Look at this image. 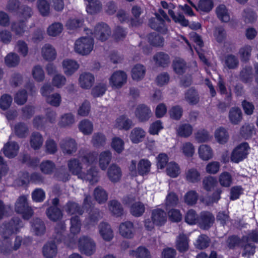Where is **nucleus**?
Returning <instances> with one entry per match:
<instances>
[{
    "instance_id": "f257e3e1",
    "label": "nucleus",
    "mask_w": 258,
    "mask_h": 258,
    "mask_svg": "<svg viewBox=\"0 0 258 258\" xmlns=\"http://www.w3.org/2000/svg\"><path fill=\"white\" fill-rule=\"evenodd\" d=\"M96 161L97 154L95 152L84 153L80 152L78 159H74L69 161L68 167L70 172L79 178L93 184L98 180V172L93 166Z\"/></svg>"
},
{
    "instance_id": "774afa93",
    "label": "nucleus",
    "mask_w": 258,
    "mask_h": 258,
    "mask_svg": "<svg viewBox=\"0 0 258 258\" xmlns=\"http://www.w3.org/2000/svg\"><path fill=\"white\" fill-rule=\"evenodd\" d=\"M209 242V239L208 237L206 235H202L199 237L195 244L196 247L200 249H203L208 246Z\"/></svg>"
},
{
    "instance_id": "4c0bfd02",
    "label": "nucleus",
    "mask_w": 258,
    "mask_h": 258,
    "mask_svg": "<svg viewBox=\"0 0 258 258\" xmlns=\"http://www.w3.org/2000/svg\"><path fill=\"white\" fill-rule=\"evenodd\" d=\"M166 172L168 175L174 178L180 173V169L177 163L171 162L167 165Z\"/></svg>"
},
{
    "instance_id": "f8f14e48",
    "label": "nucleus",
    "mask_w": 258,
    "mask_h": 258,
    "mask_svg": "<svg viewBox=\"0 0 258 258\" xmlns=\"http://www.w3.org/2000/svg\"><path fill=\"white\" fill-rule=\"evenodd\" d=\"M95 81L94 76L90 73H82L79 77V84L84 89L90 88Z\"/></svg>"
},
{
    "instance_id": "0e129e2a",
    "label": "nucleus",
    "mask_w": 258,
    "mask_h": 258,
    "mask_svg": "<svg viewBox=\"0 0 258 258\" xmlns=\"http://www.w3.org/2000/svg\"><path fill=\"white\" fill-rule=\"evenodd\" d=\"M32 227L37 235L41 234L45 230L44 225L39 219L35 220L34 223L32 224Z\"/></svg>"
},
{
    "instance_id": "a19ab883",
    "label": "nucleus",
    "mask_w": 258,
    "mask_h": 258,
    "mask_svg": "<svg viewBox=\"0 0 258 258\" xmlns=\"http://www.w3.org/2000/svg\"><path fill=\"white\" fill-rule=\"evenodd\" d=\"M186 179L190 182H197L200 178V174L198 170L194 168L188 169L185 173Z\"/></svg>"
},
{
    "instance_id": "39448f33",
    "label": "nucleus",
    "mask_w": 258,
    "mask_h": 258,
    "mask_svg": "<svg viewBox=\"0 0 258 258\" xmlns=\"http://www.w3.org/2000/svg\"><path fill=\"white\" fill-rule=\"evenodd\" d=\"M15 211L22 215L23 218L29 219L33 215L32 209L28 206L27 197H20L15 204Z\"/></svg>"
},
{
    "instance_id": "13d9d810",
    "label": "nucleus",
    "mask_w": 258,
    "mask_h": 258,
    "mask_svg": "<svg viewBox=\"0 0 258 258\" xmlns=\"http://www.w3.org/2000/svg\"><path fill=\"white\" fill-rule=\"evenodd\" d=\"M37 7L41 15L46 16L49 14L50 6L46 0H39L37 3Z\"/></svg>"
},
{
    "instance_id": "a18cd8bd",
    "label": "nucleus",
    "mask_w": 258,
    "mask_h": 258,
    "mask_svg": "<svg viewBox=\"0 0 258 258\" xmlns=\"http://www.w3.org/2000/svg\"><path fill=\"white\" fill-rule=\"evenodd\" d=\"M192 132V128L191 126L187 123L181 124L177 128L178 135L181 137H188L191 134Z\"/></svg>"
},
{
    "instance_id": "2f4dec72",
    "label": "nucleus",
    "mask_w": 258,
    "mask_h": 258,
    "mask_svg": "<svg viewBox=\"0 0 258 258\" xmlns=\"http://www.w3.org/2000/svg\"><path fill=\"white\" fill-rule=\"evenodd\" d=\"M151 164L147 159H141L138 164V173L141 175L147 174L150 171Z\"/></svg>"
},
{
    "instance_id": "c9c22d12",
    "label": "nucleus",
    "mask_w": 258,
    "mask_h": 258,
    "mask_svg": "<svg viewBox=\"0 0 258 258\" xmlns=\"http://www.w3.org/2000/svg\"><path fill=\"white\" fill-rule=\"evenodd\" d=\"M31 74L33 78L36 82H40L44 79V72L40 66L37 65L34 66L32 70Z\"/></svg>"
},
{
    "instance_id": "6e6d98bb",
    "label": "nucleus",
    "mask_w": 258,
    "mask_h": 258,
    "mask_svg": "<svg viewBox=\"0 0 258 258\" xmlns=\"http://www.w3.org/2000/svg\"><path fill=\"white\" fill-rule=\"evenodd\" d=\"M70 231L74 235L79 233L81 230V223L77 216L73 217L71 220Z\"/></svg>"
},
{
    "instance_id": "4d7b16f0",
    "label": "nucleus",
    "mask_w": 258,
    "mask_h": 258,
    "mask_svg": "<svg viewBox=\"0 0 258 258\" xmlns=\"http://www.w3.org/2000/svg\"><path fill=\"white\" fill-rule=\"evenodd\" d=\"M181 150L183 154L186 157H192L195 151L194 145L189 142L183 144Z\"/></svg>"
},
{
    "instance_id": "c85d7f7f",
    "label": "nucleus",
    "mask_w": 258,
    "mask_h": 258,
    "mask_svg": "<svg viewBox=\"0 0 258 258\" xmlns=\"http://www.w3.org/2000/svg\"><path fill=\"white\" fill-rule=\"evenodd\" d=\"M214 218L209 212H203L201 214V226L203 229L209 228L213 223Z\"/></svg>"
},
{
    "instance_id": "3c124183",
    "label": "nucleus",
    "mask_w": 258,
    "mask_h": 258,
    "mask_svg": "<svg viewBox=\"0 0 258 258\" xmlns=\"http://www.w3.org/2000/svg\"><path fill=\"white\" fill-rule=\"evenodd\" d=\"M254 126L253 124H244L240 129V134L243 138L247 139L253 134Z\"/></svg>"
},
{
    "instance_id": "bf43d9fd",
    "label": "nucleus",
    "mask_w": 258,
    "mask_h": 258,
    "mask_svg": "<svg viewBox=\"0 0 258 258\" xmlns=\"http://www.w3.org/2000/svg\"><path fill=\"white\" fill-rule=\"evenodd\" d=\"M94 197L96 201L99 203L106 201L107 199L105 191L100 187H97L95 189Z\"/></svg>"
},
{
    "instance_id": "9b49d317",
    "label": "nucleus",
    "mask_w": 258,
    "mask_h": 258,
    "mask_svg": "<svg viewBox=\"0 0 258 258\" xmlns=\"http://www.w3.org/2000/svg\"><path fill=\"white\" fill-rule=\"evenodd\" d=\"M118 230L119 234L124 238H131L134 236L135 229L133 223L131 222L121 223Z\"/></svg>"
},
{
    "instance_id": "5701e85b",
    "label": "nucleus",
    "mask_w": 258,
    "mask_h": 258,
    "mask_svg": "<svg viewBox=\"0 0 258 258\" xmlns=\"http://www.w3.org/2000/svg\"><path fill=\"white\" fill-rule=\"evenodd\" d=\"M146 73V69L144 66L137 64L132 69L131 76L133 80L139 81L142 79Z\"/></svg>"
},
{
    "instance_id": "412c9836",
    "label": "nucleus",
    "mask_w": 258,
    "mask_h": 258,
    "mask_svg": "<svg viewBox=\"0 0 258 258\" xmlns=\"http://www.w3.org/2000/svg\"><path fill=\"white\" fill-rule=\"evenodd\" d=\"M46 118H42L40 116L36 117L34 119V123L37 126H39L44 124V122H49L53 123L55 121L56 113L55 111L49 110L47 111Z\"/></svg>"
},
{
    "instance_id": "ddd939ff",
    "label": "nucleus",
    "mask_w": 258,
    "mask_h": 258,
    "mask_svg": "<svg viewBox=\"0 0 258 258\" xmlns=\"http://www.w3.org/2000/svg\"><path fill=\"white\" fill-rule=\"evenodd\" d=\"M99 232L103 239L106 241H110L114 236L113 232L110 225L106 222L100 224Z\"/></svg>"
},
{
    "instance_id": "7ed1b4c3",
    "label": "nucleus",
    "mask_w": 258,
    "mask_h": 258,
    "mask_svg": "<svg viewBox=\"0 0 258 258\" xmlns=\"http://www.w3.org/2000/svg\"><path fill=\"white\" fill-rule=\"evenodd\" d=\"M52 90L53 88L50 85L44 84L41 88L40 92L42 95L46 97V101L48 104L57 107L60 104L61 98L60 94L57 93L49 95Z\"/></svg>"
},
{
    "instance_id": "aec40b11",
    "label": "nucleus",
    "mask_w": 258,
    "mask_h": 258,
    "mask_svg": "<svg viewBox=\"0 0 258 258\" xmlns=\"http://www.w3.org/2000/svg\"><path fill=\"white\" fill-rule=\"evenodd\" d=\"M188 3L197 11L200 12H209L213 7V3L212 0H200L197 6L189 0Z\"/></svg>"
},
{
    "instance_id": "603ef678",
    "label": "nucleus",
    "mask_w": 258,
    "mask_h": 258,
    "mask_svg": "<svg viewBox=\"0 0 258 258\" xmlns=\"http://www.w3.org/2000/svg\"><path fill=\"white\" fill-rule=\"evenodd\" d=\"M80 130L85 135L90 134L93 131V125L88 120H83L79 124Z\"/></svg>"
},
{
    "instance_id": "864d4df0",
    "label": "nucleus",
    "mask_w": 258,
    "mask_h": 258,
    "mask_svg": "<svg viewBox=\"0 0 258 258\" xmlns=\"http://www.w3.org/2000/svg\"><path fill=\"white\" fill-rule=\"evenodd\" d=\"M5 62L6 65L8 67H15L19 62V56L15 53H9L5 58Z\"/></svg>"
},
{
    "instance_id": "72a5a7b5",
    "label": "nucleus",
    "mask_w": 258,
    "mask_h": 258,
    "mask_svg": "<svg viewBox=\"0 0 258 258\" xmlns=\"http://www.w3.org/2000/svg\"><path fill=\"white\" fill-rule=\"evenodd\" d=\"M63 26L60 23H54L47 28V34L50 36L55 37L59 35L62 31Z\"/></svg>"
},
{
    "instance_id": "052dcab7",
    "label": "nucleus",
    "mask_w": 258,
    "mask_h": 258,
    "mask_svg": "<svg viewBox=\"0 0 258 258\" xmlns=\"http://www.w3.org/2000/svg\"><path fill=\"white\" fill-rule=\"evenodd\" d=\"M173 68L177 74H181L185 69V64L182 59L176 58L173 61Z\"/></svg>"
},
{
    "instance_id": "423d86ee",
    "label": "nucleus",
    "mask_w": 258,
    "mask_h": 258,
    "mask_svg": "<svg viewBox=\"0 0 258 258\" xmlns=\"http://www.w3.org/2000/svg\"><path fill=\"white\" fill-rule=\"evenodd\" d=\"M249 147L247 143H243L235 148L233 150L231 160L235 163H238L245 158L248 154Z\"/></svg>"
},
{
    "instance_id": "680f3d73",
    "label": "nucleus",
    "mask_w": 258,
    "mask_h": 258,
    "mask_svg": "<svg viewBox=\"0 0 258 258\" xmlns=\"http://www.w3.org/2000/svg\"><path fill=\"white\" fill-rule=\"evenodd\" d=\"M66 77L60 74L55 75L52 81L53 85L57 88H61L66 84Z\"/></svg>"
},
{
    "instance_id": "f3484780",
    "label": "nucleus",
    "mask_w": 258,
    "mask_h": 258,
    "mask_svg": "<svg viewBox=\"0 0 258 258\" xmlns=\"http://www.w3.org/2000/svg\"><path fill=\"white\" fill-rule=\"evenodd\" d=\"M151 219L157 226H161L166 221V215L164 211L160 209H156L152 211Z\"/></svg>"
},
{
    "instance_id": "f704fd0d",
    "label": "nucleus",
    "mask_w": 258,
    "mask_h": 258,
    "mask_svg": "<svg viewBox=\"0 0 258 258\" xmlns=\"http://www.w3.org/2000/svg\"><path fill=\"white\" fill-rule=\"evenodd\" d=\"M110 146L114 151L120 153L124 150V142L121 138L116 137L112 138Z\"/></svg>"
},
{
    "instance_id": "5fc2aeb1",
    "label": "nucleus",
    "mask_w": 258,
    "mask_h": 258,
    "mask_svg": "<svg viewBox=\"0 0 258 258\" xmlns=\"http://www.w3.org/2000/svg\"><path fill=\"white\" fill-rule=\"evenodd\" d=\"M106 88L105 84L103 83H99L93 88L92 90V94L94 97H100L105 93Z\"/></svg>"
},
{
    "instance_id": "9d476101",
    "label": "nucleus",
    "mask_w": 258,
    "mask_h": 258,
    "mask_svg": "<svg viewBox=\"0 0 258 258\" xmlns=\"http://www.w3.org/2000/svg\"><path fill=\"white\" fill-rule=\"evenodd\" d=\"M62 69L67 76H71L79 68V64L74 59L66 58L61 62Z\"/></svg>"
},
{
    "instance_id": "c756f323",
    "label": "nucleus",
    "mask_w": 258,
    "mask_h": 258,
    "mask_svg": "<svg viewBox=\"0 0 258 258\" xmlns=\"http://www.w3.org/2000/svg\"><path fill=\"white\" fill-rule=\"evenodd\" d=\"M177 249L180 252L187 250L188 248L187 237L183 234H180L177 238L176 243Z\"/></svg>"
},
{
    "instance_id": "c03bdc74",
    "label": "nucleus",
    "mask_w": 258,
    "mask_h": 258,
    "mask_svg": "<svg viewBox=\"0 0 258 258\" xmlns=\"http://www.w3.org/2000/svg\"><path fill=\"white\" fill-rule=\"evenodd\" d=\"M43 254L47 258H52L56 254V247L54 243H48L43 247Z\"/></svg>"
},
{
    "instance_id": "cd10ccee",
    "label": "nucleus",
    "mask_w": 258,
    "mask_h": 258,
    "mask_svg": "<svg viewBox=\"0 0 258 258\" xmlns=\"http://www.w3.org/2000/svg\"><path fill=\"white\" fill-rule=\"evenodd\" d=\"M108 176L112 181H118L121 176V171L120 168L116 165H112L108 169Z\"/></svg>"
},
{
    "instance_id": "e2e57ef3",
    "label": "nucleus",
    "mask_w": 258,
    "mask_h": 258,
    "mask_svg": "<svg viewBox=\"0 0 258 258\" xmlns=\"http://www.w3.org/2000/svg\"><path fill=\"white\" fill-rule=\"evenodd\" d=\"M41 171L45 174L50 173L54 168V165L50 161L46 160L42 162L40 165Z\"/></svg>"
},
{
    "instance_id": "8fccbe9b",
    "label": "nucleus",
    "mask_w": 258,
    "mask_h": 258,
    "mask_svg": "<svg viewBox=\"0 0 258 258\" xmlns=\"http://www.w3.org/2000/svg\"><path fill=\"white\" fill-rule=\"evenodd\" d=\"M48 217L51 220L56 221L61 217V213L56 207H51L47 211Z\"/></svg>"
},
{
    "instance_id": "58836bf2",
    "label": "nucleus",
    "mask_w": 258,
    "mask_h": 258,
    "mask_svg": "<svg viewBox=\"0 0 258 258\" xmlns=\"http://www.w3.org/2000/svg\"><path fill=\"white\" fill-rule=\"evenodd\" d=\"M43 140L42 136L38 133H33L30 139V145L32 148L35 150L39 149L42 145Z\"/></svg>"
},
{
    "instance_id": "a211bd4d",
    "label": "nucleus",
    "mask_w": 258,
    "mask_h": 258,
    "mask_svg": "<svg viewBox=\"0 0 258 258\" xmlns=\"http://www.w3.org/2000/svg\"><path fill=\"white\" fill-rule=\"evenodd\" d=\"M110 33V31L108 26L104 24L98 25L95 31V35L96 38L102 41L106 40L109 37Z\"/></svg>"
},
{
    "instance_id": "de8ad7c7",
    "label": "nucleus",
    "mask_w": 258,
    "mask_h": 258,
    "mask_svg": "<svg viewBox=\"0 0 258 258\" xmlns=\"http://www.w3.org/2000/svg\"><path fill=\"white\" fill-rule=\"evenodd\" d=\"M74 122V116L71 113H66L61 116L58 124L60 126L64 127L73 124Z\"/></svg>"
},
{
    "instance_id": "bb28decb",
    "label": "nucleus",
    "mask_w": 258,
    "mask_h": 258,
    "mask_svg": "<svg viewBox=\"0 0 258 258\" xmlns=\"http://www.w3.org/2000/svg\"><path fill=\"white\" fill-rule=\"evenodd\" d=\"M130 254L136 258H152L149 250L143 246L139 247L135 250L130 251Z\"/></svg>"
},
{
    "instance_id": "473e14b6",
    "label": "nucleus",
    "mask_w": 258,
    "mask_h": 258,
    "mask_svg": "<svg viewBox=\"0 0 258 258\" xmlns=\"http://www.w3.org/2000/svg\"><path fill=\"white\" fill-rule=\"evenodd\" d=\"M230 121L233 124H237L241 120L242 113L240 109L237 107L232 108L229 114Z\"/></svg>"
},
{
    "instance_id": "79ce46f5",
    "label": "nucleus",
    "mask_w": 258,
    "mask_h": 258,
    "mask_svg": "<svg viewBox=\"0 0 258 258\" xmlns=\"http://www.w3.org/2000/svg\"><path fill=\"white\" fill-rule=\"evenodd\" d=\"M88 4L87 5L86 11L88 13L93 14L98 12L101 5L100 2L97 0H85Z\"/></svg>"
},
{
    "instance_id": "20e7f679",
    "label": "nucleus",
    "mask_w": 258,
    "mask_h": 258,
    "mask_svg": "<svg viewBox=\"0 0 258 258\" xmlns=\"http://www.w3.org/2000/svg\"><path fill=\"white\" fill-rule=\"evenodd\" d=\"M127 78V75L124 72L115 71L109 78V85L112 89H120L126 84Z\"/></svg>"
},
{
    "instance_id": "1a4fd4ad",
    "label": "nucleus",
    "mask_w": 258,
    "mask_h": 258,
    "mask_svg": "<svg viewBox=\"0 0 258 258\" xmlns=\"http://www.w3.org/2000/svg\"><path fill=\"white\" fill-rule=\"evenodd\" d=\"M161 5L163 8L165 9H169L168 13L175 22L178 23L183 26L188 25V22L185 19L184 16L181 14H179L178 16H175L174 12L171 10V9L175 8V6L172 3L168 4L166 2L162 1L161 2Z\"/></svg>"
},
{
    "instance_id": "dca6fc26",
    "label": "nucleus",
    "mask_w": 258,
    "mask_h": 258,
    "mask_svg": "<svg viewBox=\"0 0 258 258\" xmlns=\"http://www.w3.org/2000/svg\"><path fill=\"white\" fill-rule=\"evenodd\" d=\"M60 147L65 154H71L77 150V144L75 141L71 139H66L61 141Z\"/></svg>"
},
{
    "instance_id": "6e6552de",
    "label": "nucleus",
    "mask_w": 258,
    "mask_h": 258,
    "mask_svg": "<svg viewBox=\"0 0 258 258\" xmlns=\"http://www.w3.org/2000/svg\"><path fill=\"white\" fill-rule=\"evenodd\" d=\"M156 20L159 24L157 25L156 23L150 22L151 27L159 31L164 32L165 29L164 28V22L165 21H169V19L166 13L161 9L159 10L158 13L156 14Z\"/></svg>"
},
{
    "instance_id": "ea45409f",
    "label": "nucleus",
    "mask_w": 258,
    "mask_h": 258,
    "mask_svg": "<svg viewBox=\"0 0 258 258\" xmlns=\"http://www.w3.org/2000/svg\"><path fill=\"white\" fill-rule=\"evenodd\" d=\"M219 182L223 187H229L232 183V178L231 174L227 172H223L219 176Z\"/></svg>"
},
{
    "instance_id": "4468645a",
    "label": "nucleus",
    "mask_w": 258,
    "mask_h": 258,
    "mask_svg": "<svg viewBox=\"0 0 258 258\" xmlns=\"http://www.w3.org/2000/svg\"><path fill=\"white\" fill-rule=\"evenodd\" d=\"M135 115L141 121L148 120L152 112L150 109L145 105L140 104L136 106Z\"/></svg>"
},
{
    "instance_id": "2eb2a0df",
    "label": "nucleus",
    "mask_w": 258,
    "mask_h": 258,
    "mask_svg": "<svg viewBox=\"0 0 258 258\" xmlns=\"http://www.w3.org/2000/svg\"><path fill=\"white\" fill-rule=\"evenodd\" d=\"M146 132L141 127H135L130 134V139L133 144L142 142L146 137Z\"/></svg>"
},
{
    "instance_id": "4be33fe9",
    "label": "nucleus",
    "mask_w": 258,
    "mask_h": 258,
    "mask_svg": "<svg viewBox=\"0 0 258 258\" xmlns=\"http://www.w3.org/2000/svg\"><path fill=\"white\" fill-rule=\"evenodd\" d=\"M19 150L18 145L14 143H8L3 148V151L5 155L8 158H13L17 154Z\"/></svg>"
},
{
    "instance_id": "6ab92c4d",
    "label": "nucleus",
    "mask_w": 258,
    "mask_h": 258,
    "mask_svg": "<svg viewBox=\"0 0 258 258\" xmlns=\"http://www.w3.org/2000/svg\"><path fill=\"white\" fill-rule=\"evenodd\" d=\"M198 154L201 160L208 161L213 158L214 153L213 149L210 146L203 144L198 148Z\"/></svg>"
},
{
    "instance_id": "49530a36",
    "label": "nucleus",
    "mask_w": 258,
    "mask_h": 258,
    "mask_svg": "<svg viewBox=\"0 0 258 258\" xmlns=\"http://www.w3.org/2000/svg\"><path fill=\"white\" fill-rule=\"evenodd\" d=\"M108 209L111 213L116 216H119L122 213V208L116 201H111L109 204Z\"/></svg>"
},
{
    "instance_id": "338daca9",
    "label": "nucleus",
    "mask_w": 258,
    "mask_h": 258,
    "mask_svg": "<svg viewBox=\"0 0 258 258\" xmlns=\"http://www.w3.org/2000/svg\"><path fill=\"white\" fill-rule=\"evenodd\" d=\"M163 128V126L161 121L157 120L150 125L149 133L152 135H158Z\"/></svg>"
},
{
    "instance_id": "69168bd1",
    "label": "nucleus",
    "mask_w": 258,
    "mask_h": 258,
    "mask_svg": "<svg viewBox=\"0 0 258 258\" xmlns=\"http://www.w3.org/2000/svg\"><path fill=\"white\" fill-rule=\"evenodd\" d=\"M106 141L105 137L102 134L98 133L93 135L92 143L96 147L103 146Z\"/></svg>"
},
{
    "instance_id": "7c9ffc66",
    "label": "nucleus",
    "mask_w": 258,
    "mask_h": 258,
    "mask_svg": "<svg viewBox=\"0 0 258 258\" xmlns=\"http://www.w3.org/2000/svg\"><path fill=\"white\" fill-rule=\"evenodd\" d=\"M112 154L109 151H104L101 153L99 156V165L100 168L105 170L111 161Z\"/></svg>"
},
{
    "instance_id": "393cba45",
    "label": "nucleus",
    "mask_w": 258,
    "mask_h": 258,
    "mask_svg": "<svg viewBox=\"0 0 258 258\" xmlns=\"http://www.w3.org/2000/svg\"><path fill=\"white\" fill-rule=\"evenodd\" d=\"M214 137L217 142L220 144H225L229 139L228 133L223 127L217 128L215 131Z\"/></svg>"
},
{
    "instance_id": "09e8293b",
    "label": "nucleus",
    "mask_w": 258,
    "mask_h": 258,
    "mask_svg": "<svg viewBox=\"0 0 258 258\" xmlns=\"http://www.w3.org/2000/svg\"><path fill=\"white\" fill-rule=\"evenodd\" d=\"M154 60L156 64L164 66L169 63V58L167 54L159 52L154 56Z\"/></svg>"
},
{
    "instance_id": "b1692460",
    "label": "nucleus",
    "mask_w": 258,
    "mask_h": 258,
    "mask_svg": "<svg viewBox=\"0 0 258 258\" xmlns=\"http://www.w3.org/2000/svg\"><path fill=\"white\" fill-rule=\"evenodd\" d=\"M42 57L46 60H52L56 56V52L55 49L49 44H45L41 50Z\"/></svg>"
},
{
    "instance_id": "f03ea898",
    "label": "nucleus",
    "mask_w": 258,
    "mask_h": 258,
    "mask_svg": "<svg viewBox=\"0 0 258 258\" xmlns=\"http://www.w3.org/2000/svg\"><path fill=\"white\" fill-rule=\"evenodd\" d=\"M94 48L93 39L89 36H83L76 40L74 44L75 51L82 55L89 54Z\"/></svg>"
},
{
    "instance_id": "a878e982",
    "label": "nucleus",
    "mask_w": 258,
    "mask_h": 258,
    "mask_svg": "<svg viewBox=\"0 0 258 258\" xmlns=\"http://www.w3.org/2000/svg\"><path fill=\"white\" fill-rule=\"evenodd\" d=\"M115 126L119 129L128 130L133 125L132 121L125 116L118 117L115 123Z\"/></svg>"
},
{
    "instance_id": "e433bc0d",
    "label": "nucleus",
    "mask_w": 258,
    "mask_h": 258,
    "mask_svg": "<svg viewBox=\"0 0 258 258\" xmlns=\"http://www.w3.org/2000/svg\"><path fill=\"white\" fill-rule=\"evenodd\" d=\"M145 205L140 202H135L131 207V213L135 217L141 216L145 212Z\"/></svg>"
},
{
    "instance_id": "37998d69",
    "label": "nucleus",
    "mask_w": 258,
    "mask_h": 258,
    "mask_svg": "<svg viewBox=\"0 0 258 258\" xmlns=\"http://www.w3.org/2000/svg\"><path fill=\"white\" fill-rule=\"evenodd\" d=\"M216 13L219 19L223 22H227L230 20L228 11L224 5H220L217 8Z\"/></svg>"
},
{
    "instance_id": "0eeeda50",
    "label": "nucleus",
    "mask_w": 258,
    "mask_h": 258,
    "mask_svg": "<svg viewBox=\"0 0 258 258\" xmlns=\"http://www.w3.org/2000/svg\"><path fill=\"white\" fill-rule=\"evenodd\" d=\"M79 250L83 254L91 255L95 251V244L89 237L83 236L78 242Z\"/></svg>"
}]
</instances>
